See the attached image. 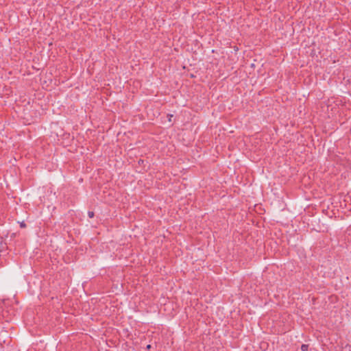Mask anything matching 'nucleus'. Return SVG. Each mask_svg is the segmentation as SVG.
I'll return each instance as SVG.
<instances>
[{
  "instance_id": "nucleus-1",
  "label": "nucleus",
  "mask_w": 351,
  "mask_h": 351,
  "mask_svg": "<svg viewBox=\"0 0 351 351\" xmlns=\"http://www.w3.org/2000/svg\"><path fill=\"white\" fill-rule=\"evenodd\" d=\"M308 345L302 344L301 346L302 351H307L308 350Z\"/></svg>"
},
{
  "instance_id": "nucleus-2",
  "label": "nucleus",
  "mask_w": 351,
  "mask_h": 351,
  "mask_svg": "<svg viewBox=\"0 0 351 351\" xmlns=\"http://www.w3.org/2000/svg\"><path fill=\"white\" fill-rule=\"evenodd\" d=\"M93 215H94L93 212H88L89 217L92 218L93 217Z\"/></svg>"
}]
</instances>
